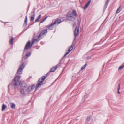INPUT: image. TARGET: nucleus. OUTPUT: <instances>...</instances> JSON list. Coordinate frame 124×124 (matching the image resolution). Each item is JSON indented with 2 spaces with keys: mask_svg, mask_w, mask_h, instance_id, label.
Instances as JSON below:
<instances>
[{
  "mask_svg": "<svg viewBox=\"0 0 124 124\" xmlns=\"http://www.w3.org/2000/svg\"><path fill=\"white\" fill-rule=\"evenodd\" d=\"M20 78V76L19 75L16 76L14 78L13 81L11 84H9L8 86L10 85H12L14 87L16 86L18 84Z\"/></svg>",
  "mask_w": 124,
  "mask_h": 124,
  "instance_id": "nucleus-1",
  "label": "nucleus"
},
{
  "mask_svg": "<svg viewBox=\"0 0 124 124\" xmlns=\"http://www.w3.org/2000/svg\"><path fill=\"white\" fill-rule=\"evenodd\" d=\"M46 78V77L45 76H42L41 78L39 79L37 83L36 86V90H37V88L38 87L42 85V83Z\"/></svg>",
  "mask_w": 124,
  "mask_h": 124,
  "instance_id": "nucleus-2",
  "label": "nucleus"
},
{
  "mask_svg": "<svg viewBox=\"0 0 124 124\" xmlns=\"http://www.w3.org/2000/svg\"><path fill=\"white\" fill-rule=\"evenodd\" d=\"M24 64H25V63L24 62H23L21 65L20 66L17 71V74H21L22 73L23 69L25 67V65H24Z\"/></svg>",
  "mask_w": 124,
  "mask_h": 124,
  "instance_id": "nucleus-3",
  "label": "nucleus"
},
{
  "mask_svg": "<svg viewBox=\"0 0 124 124\" xmlns=\"http://www.w3.org/2000/svg\"><path fill=\"white\" fill-rule=\"evenodd\" d=\"M66 17L67 19L69 20L74 21L75 20V18L74 16H73L71 13L67 14L66 15Z\"/></svg>",
  "mask_w": 124,
  "mask_h": 124,
  "instance_id": "nucleus-4",
  "label": "nucleus"
},
{
  "mask_svg": "<svg viewBox=\"0 0 124 124\" xmlns=\"http://www.w3.org/2000/svg\"><path fill=\"white\" fill-rule=\"evenodd\" d=\"M33 45V44H32V43L31 44V42L30 41H28L25 47L23 55L24 52L26 51V50L28 49H30L31 47Z\"/></svg>",
  "mask_w": 124,
  "mask_h": 124,
  "instance_id": "nucleus-5",
  "label": "nucleus"
},
{
  "mask_svg": "<svg viewBox=\"0 0 124 124\" xmlns=\"http://www.w3.org/2000/svg\"><path fill=\"white\" fill-rule=\"evenodd\" d=\"M79 28L78 27H76L74 31V35L75 36L74 41L76 38V37L78 34Z\"/></svg>",
  "mask_w": 124,
  "mask_h": 124,
  "instance_id": "nucleus-6",
  "label": "nucleus"
},
{
  "mask_svg": "<svg viewBox=\"0 0 124 124\" xmlns=\"http://www.w3.org/2000/svg\"><path fill=\"white\" fill-rule=\"evenodd\" d=\"M35 85H33L31 86H29L27 89L25 90L26 92L28 93L32 91L33 90V89L35 88Z\"/></svg>",
  "mask_w": 124,
  "mask_h": 124,
  "instance_id": "nucleus-7",
  "label": "nucleus"
},
{
  "mask_svg": "<svg viewBox=\"0 0 124 124\" xmlns=\"http://www.w3.org/2000/svg\"><path fill=\"white\" fill-rule=\"evenodd\" d=\"M47 29L42 30L38 36V38H40L42 35H45L47 33Z\"/></svg>",
  "mask_w": 124,
  "mask_h": 124,
  "instance_id": "nucleus-8",
  "label": "nucleus"
},
{
  "mask_svg": "<svg viewBox=\"0 0 124 124\" xmlns=\"http://www.w3.org/2000/svg\"><path fill=\"white\" fill-rule=\"evenodd\" d=\"M19 84L21 86L23 87H25L27 85V83L24 81H20Z\"/></svg>",
  "mask_w": 124,
  "mask_h": 124,
  "instance_id": "nucleus-9",
  "label": "nucleus"
},
{
  "mask_svg": "<svg viewBox=\"0 0 124 124\" xmlns=\"http://www.w3.org/2000/svg\"><path fill=\"white\" fill-rule=\"evenodd\" d=\"M31 53L29 52H26L25 54V55L23 58H23H24V60L27 59L31 56Z\"/></svg>",
  "mask_w": 124,
  "mask_h": 124,
  "instance_id": "nucleus-10",
  "label": "nucleus"
},
{
  "mask_svg": "<svg viewBox=\"0 0 124 124\" xmlns=\"http://www.w3.org/2000/svg\"><path fill=\"white\" fill-rule=\"evenodd\" d=\"M60 66V64H57L55 67H54L50 70V72H53L55 71V70L59 67Z\"/></svg>",
  "mask_w": 124,
  "mask_h": 124,
  "instance_id": "nucleus-11",
  "label": "nucleus"
},
{
  "mask_svg": "<svg viewBox=\"0 0 124 124\" xmlns=\"http://www.w3.org/2000/svg\"><path fill=\"white\" fill-rule=\"evenodd\" d=\"M31 14H33V16H31V18L30 21H33L35 18V12L34 11L32 12L31 13Z\"/></svg>",
  "mask_w": 124,
  "mask_h": 124,
  "instance_id": "nucleus-12",
  "label": "nucleus"
},
{
  "mask_svg": "<svg viewBox=\"0 0 124 124\" xmlns=\"http://www.w3.org/2000/svg\"><path fill=\"white\" fill-rule=\"evenodd\" d=\"M27 15L25 16V19L24 21V23L23 24V26H26L27 25Z\"/></svg>",
  "mask_w": 124,
  "mask_h": 124,
  "instance_id": "nucleus-13",
  "label": "nucleus"
},
{
  "mask_svg": "<svg viewBox=\"0 0 124 124\" xmlns=\"http://www.w3.org/2000/svg\"><path fill=\"white\" fill-rule=\"evenodd\" d=\"M61 22V21L60 19H58L55 20L53 23L54 24H59Z\"/></svg>",
  "mask_w": 124,
  "mask_h": 124,
  "instance_id": "nucleus-14",
  "label": "nucleus"
},
{
  "mask_svg": "<svg viewBox=\"0 0 124 124\" xmlns=\"http://www.w3.org/2000/svg\"><path fill=\"white\" fill-rule=\"evenodd\" d=\"M91 0H89L86 3V5H85V7L84 8V9H86L89 6V5L90 3L91 2Z\"/></svg>",
  "mask_w": 124,
  "mask_h": 124,
  "instance_id": "nucleus-15",
  "label": "nucleus"
},
{
  "mask_svg": "<svg viewBox=\"0 0 124 124\" xmlns=\"http://www.w3.org/2000/svg\"><path fill=\"white\" fill-rule=\"evenodd\" d=\"M54 25L53 24V23H52L49 25L47 26V27H48V29L50 30H52L53 29V25Z\"/></svg>",
  "mask_w": 124,
  "mask_h": 124,
  "instance_id": "nucleus-16",
  "label": "nucleus"
},
{
  "mask_svg": "<svg viewBox=\"0 0 124 124\" xmlns=\"http://www.w3.org/2000/svg\"><path fill=\"white\" fill-rule=\"evenodd\" d=\"M90 116H88L87 118H86V121L85 122V123H86L87 124H89L90 123H89V122H90Z\"/></svg>",
  "mask_w": 124,
  "mask_h": 124,
  "instance_id": "nucleus-17",
  "label": "nucleus"
},
{
  "mask_svg": "<svg viewBox=\"0 0 124 124\" xmlns=\"http://www.w3.org/2000/svg\"><path fill=\"white\" fill-rule=\"evenodd\" d=\"M71 14H73L74 16H75V17H76L78 16V15L77 14L76 11L74 9H73V10L72 12V13Z\"/></svg>",
  "mask_w": 124,
  "mask_h": 124,
  "instance_id": "nucleus-18",
  "label": "nucleus"
},
{
  "mask_svg": "<svg viewBox=\"0 0 124 124\" xmlns=\"http://www.w3.org/2000/svg\"><path fill=\"white\" fill-rule=\"evenodd\" d=\"M40 38H38V37L37 38L34 39H33L32 41V44H34V42L35 41H36L37 42H38V41H39L40 40V39H39Z\"/></svg>",
  "mask_w": 124,
  "mask_h": 124,
  "instance_id": "nucleus-19",
  "label": "nucleus"
},
{
  "mask_svg": "<svg viewBox=\"0 0 124 124\" xmlns=\"http://www.w3.org/2000/svg\"><path fill=\"white\" fill-rule=\"evenodd\" d=\"M20 92L22 95H25V92L24 89H21L20 90Z\"/></svg>",
  "mask_w": 124,
  "mask_h": 124,
  "instance_id": "nucleus-20",
  "label": "nucleus"
},
{
  "mask_svg": "<svg viewBox=\"0 0 124 124\" xmlns=\"http://www.w3.org/2000/svg\"><path fill=\"white\" fill-rule=\"evenodd\" d=\"M11 108L13 109H15L16 108V106L15 104L13 103H11Z\"/></svg>",
  "mask_w": 124,
  "mask_h": 124,
  "instance_id": "nucleus-21",
  "label": "nucleus"
},
{
  "mask_svg": "<svg viewBox=\"0 0 124 124\" xmlns=\"http://www.w3.org/2000/svg\"><path fill=\"white\" fill-rule=\"evenodd\" d=\"M64 62V61L63 60V58H62L60 60V62L59 64H60V66L61 63H63Z\"/></svg>",
  "mask_w": 124,
  "mask_h": 124,
  "instance_id": "nucleus-22",
  "label": "nucleus"
},
{
  "mask_svg": "<svg viewBox=\"0 0 124 124\" xmlns=\"http://www.w3.org/2000/svg\"><path fill=\"white\" fill-rule=\"evenodd\" d=\"M6 108V106L5 105L3 104L2 106V111H3Z\"/></svg>",
  "mask_w": 124,
  "mask_h": 124,
  "instance_id": "nucleus-23",
  "label": "nucleus"
},
{
  "mask_svg": "<svg viewBox=\"0 0 124 124\" xmlns=\"http://www.w3.org/2000/svg\"><path fill=\"white\" fill-rule=\"evenodd\" d=\"M13 38L12 37L11 39L9 41V43L12 45H13Z\"/></svg>",
  "mask_w": 124,
  "mask_h": 124,
  "instance_id": "nucleus-24",
  "label": "nucleus"
},
{
  "mask_svg": "<svg viewBox=\"0 0 124 124\" xmlns=\"http://www.w3.org/2000/svg\"><path fill=\"white\" fill-rule=\"evenodd\" d=\"M121 9L120 7H119L116 11V13H119L121 11Z\"/></svg>",
  "mask_w": 124,
  "mask_h": 124,
  "instance_id": "nucleus-25",
  "label": "nucleus"
},
{
  "mask_svg": "<svg viewBox=\"0 0 124 124\" xmlns=\"http://www.w3.org/2000/svg\"><path fill=\"white\" fill-rule=\"evenodd\" d=\"M87 65V64H86V63L83 66H82L81 67V70H83V69H84L85 68V67Z\"/></svg>",
  "mask_w": 124,
  "mask_h": 124,
  "instance_id": "nucleus-26",
  "label": "nucleus"
},
{
  "mask_svg": "<svg viewBox=\"0 0 124 124\" xmlns=\"http://www.w3.org/2000/svg\"><path fill=\"white\" fill-rule=\"evenodd\" d=\"M73 49V46L71 45L70 46V47L68 49V50H70V52Z\"/></svg>",
  "mask_w": 124,
  "mask_h": 124,
  "instance_id": "nucleus-27",
  "label": "nucleus"
},
{
  "mask_svg": "<svg viewBox=\"0 0 124 124\" xmlns=\"http://www.w3.org/2000/svg\"><path fill=\"white\" fill-rule=\"evenodd\" d=\"M110 0H107L105 4V5H106V7H107L109 1Z\"/></svg>",
  "mask_w": 124,
  "mask_h": 124,
  "instance_id": "nucleus-28",
  "label": "nucleus"
},
{
  "mask_svg": "<svg viewBox=\"0 0 124 124\" xmlns=\"http://www.w3.org/2000/svg\"><path fill=\"white\" fill-rule=\"evenodd\" d=\"M124 67V65H123L121 66H120L118 68V70H119L122 69Z\"/></svg>",
  "mask_w": 124,
  "mask_h": 124,
  "instance_id": "nucleus-29",
  "label": "nucleus"
},
{
  "mask_svg": "<svg viewBox=\"0 0 124 124\" xmlns=\"http://www.w3.org/2000/svg\"><path fill=\"white\" fill-rule=\"evenodd\" d=\"M120 88V84H119L118 85V87L117 88L118 90H119Z\"/></svg>",
  "mask_w": 124,
  "mask_h": 124,
  "instance_id": "nucleus-30",
  "label": "nucleus"
},
{
  "mask_svg": "<svg viewBox=\"0 0 124 124\" xmlns=\"http://www.w3.org/2000/svg\"><path fill=\"white\" fill-rule=\"evenodd\" d=\"M70 52V50H68V51L66 53V55H67Z\"/></svg>",
  "mask_w": 124,
  "mask_h": 124,
  "instance_id": "nucleus-31",
  "label": "nucleus"
},
{
  "mask_svg": "<svg viewBox=\"0 0 124 124\" xmlns=\"http://www.w3.org/2000/svg\"><path fill=\"white\" fill-rule=\"evenodd\" d=\"M39 19L37 18L35 20V22H38Z\"/></svg>",
  "mask_w": 124,
  "mask_h": 124,
  "instance_id": "nucleus-32",
  "label": "nucleus"
},
{
  "mask_svg": "<svg viewBox=\"0 0 124 124\" xmlns=\"http://www.w3.org/2000/svg\"><path fill=\"white\" fill-rule=\"evenodd\" d=\"M47 18V16H46V17H45L43 20V21L44 22V21H45L46 20V18Z\"/></svg>",
  "mask_w": 124,
  "mask_h": 124,
  "instance_id": "nucleus-33",
  "label": "nucleus"
},
{
  "mask_svg": "<svg viewBox=\"0 0 124 124\" xmlns=\"http://www.w3.org/2000/svg\"><path fill=\"white\" fill-rule=\"evenodd\" d=\"M50 72V71H49V72H48L46 74V77H47L48 75H49V74Z\"/></svg>",
  "mask_w": 124,
  "mask_h": 124,
  "instance_id": "nucleus-34",
  "label": "nucleus"
},
{
  "mask_svg": "<svg viewBox=\"0 0 124 124\" xmlns=\"http://www.w3.org/2000/svg\"><path fill=\"white\" fill-rule=\"evenodd\" d=\"M41 14H40L39 15V16L38 17V18L39 19H40L41 18Z\"/></svg>",
  "mask_w": 124,
  "mask_h": 124,
  "instance_id": "nucleus-35",
  "label": "nucleus"
},
{
  "mask_svg": "<svg viewBox=\"0 0 124 124\" xmlns=\"http://www.w3.org/2000/svg\"><path fill=\"white\" fill-rule=\"evenodd\" d=\"M119 90H118V91H117V93H118L119 94H120V93L119 91Z\"/></svg>",
  "mask_w": 124,
  "mask_h": 124,
  "instance_id": "nucleus-36",
  "label": "nucleus"
},
{
  "mask_svg": "<svg viewBox=\"0 0 124 124\" xmlns=\"http://www.w3.org/2000/svg\"><path fill=\"white\" fill-rule=\"evenodd\" d=\"M44 21H43V20H42V21H41L39 23V24L41 23H43V22Z\"/></svg>",
  "mask_w": 124,
  "mask_h": 124,
  "instance_id": "nucleus-37",
  "label": "nucleus"
},
{
  "mask_svg": "<svg viewBox=\"0 0 124 124\" xmlns=\"http://www.w3.org/2000/svg\"><path fill=\"white\" fill-rule=\"evenodd\" d=\"M67 55H66V54H65V55H64V56H63V58H64V57H65V56H66Z\"/></svg>",
  "mask_w": 124,
  "mask_h": 124,
  "instance_id": "nucleus-38",
  "label": "nucleus"
},
{
  "mask_svg": "<svg viewBox=\"0 0 124 124\" xmlns=\"http://www.w3.org/2000/svg\"><path fill=\"white\" fill-rule=\"evenodd\" d=\"M96 44H96H96H95L94 45H96Z\"/></svg>",
  "mask_w": 124,
  "mask_h": 124,
  "instance_id": "nucleus-39",
  "label": "nucleus"
}]
</instances>
